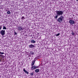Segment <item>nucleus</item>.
Listing matches in <instances>:
<instances>
[{"label":"nucleus","instance_id":"nucleus-19","mask_svg":"<svg viewBox=\"0 0 78 78\" xmlns=\"http://www.w3.org/2000/svg\"><path fill=\"white\" fill-rule=\"evenodd\" d=\"M2 28V26L0 25V30H1Z\"/></svg>","mask_w":78,"mask_h":78},{"label":"nucleus","instance_id":"nucleus-16","mask_svg":"<svg viewBox=\"0 0 78 78\" xmlns=\"http://www.w3.org/2000/svg\"><path fill=\"white\" fill-rule=\"evenodd\" d=\"M60 35V33H59L58 34H57L56 35V36H59Z\"/></svg>","mask_w":78,"mask_h":78},{"label":"nucleus","instance_id":"nucleus-4","mask_svg":"<svg viewBox=\"0 0 78 78\" xmlns=\"http://www.w3.org/2000/svg\"><path fill=\"white\" fill-rule=\"evenodd\" d=\"M0 33L1 34L2 36H4L5 34V30H2L0 32Z\"/></svg>","mask_w":78,"mask_h":78},{"label":"nucleus","instance_id":"nucleus-23","mask_svg":"<svg viewBox=\"0 0 78 78\" xmlns=\"http://www.w3.org/2000/svg\"><path fill=\"white\" fill-rule=\"evenodd\" d=\"M2 61V60H1V59L0 58V62H1Z\"/></svg>","mask_w":78,"mask_h":78},{"label":"nucleus","instance_id":"nucleus-12","mask_svg":"<svg viewBox=\"0 0 78 78\" xmlns=\"http://www.w3.org/2000/svg\"><path fill=\"white\" fill-rule=\"evenodd\" d=\"M31 43H36V41H35L33 40H32L31 41Z\"/></svg>","mask_w":78,"mask_h":78},{"label":"nucleus","instance_id":"nucleus-10","mask_svg":"<svg viewBox=\"0 0 78 78\" xmlns=\"http://www.w3.org/2000/svg\"><path fill=\"white\" fill-rule=\"evenodd\" d=\"M32 67H31V69L32 70H33L35 69V68H34L35 66H32Z\"/></svg>","mask_w":78,"mask_h":78},{"label":"nucleus","instance_id":"nucleus-13","mask_svg":"<svg viewBox=\"0 0 78 78\" xmlns=\"http://www.w3.org/2000/svg\"><path fill=\"white\" fill-rule=\"evenodd\" d=\"M8 10L7 11H8L7 12V14H11V12H10V11H9V9H8Z\"/></svg>","mask_w":78,"mask_h":78},{"label":"nucleus","instance_id":"nucleus-22","mask_svg":"<svg viewBox=\"0 0 78 78\" xmlns=\"http://www.w3.org/2000/svg\"><path fill=\"white\" fill-rule=\"evenodd\" d=\"M24 16H23V17H21V19H24Z\"/></svg>","mask_w":78,"mask_h":78},{"label":"nucleus","instance_id":"nucleus-17","mask_svg":"<svg viewBox=\"0 0 78 78\" xmlns=\"http://www.w3.org/2000/svg\"><path fill=\"white\" fill-rule=\"evenodd\" d=\"M39 68V66H35L34 68L36 69Z\"/></svg>","mask_w":78,"mask_h":78},{"label":"nucleus","instance_id":"nucleus-1","mask_svg":"<svg viewBox=\"0 0 78 78\" xmlns=\"http://www.w3.org/2000/svg\"><path fill=\"white\" fill-rule=\"evenodd\" d=\"M56 12L57 15L55 16H54L55 18V19H57L58 16H62V14H64V12L62 11L56 10Z\"/></svg>","mask_w":78,"mask_h":78},{"label":"nucleus","instance_id":"nucleus-18","mask_svg":"<svg viewBox=\"0 0 78 78\" xmlns=\"http://www.w3.org/2000/svg\"><path fill=\"white\" fill-rule=\"evenodd\" d=\"M33 75H34V73H30V75H31V76H33Z\"/></svg>","mask_w":78,"mask_h":78},{"label":"nucleus","instance_id":"nucleus-3","mask_svg":"<svg viewBox=\"0 0 78 78\" xmlns=\"http://www.w3.org/2000/svg\"><path fill=\"white\" fill-rule=\"evenodd\" d=\"M69 23L71 25H73L75 23V21L72 20H69Z\"/></svg>","mask_w":78,"mask_h":78},{"label":"nucleus","instance_id":"nucleus-5","mask_svg":"<svg viewBox=\"0 0 78 78\" xmlns=\"http://www.w3.org/2000/svg\"><path fill=\"white\" fill-rule=\"evenodd\" d=\"M18 29L19 31H22L23 30V28H22V27L20 26L19 27H18Z\"/></svg>","mask_w":78,"mask_h":78},{"label":"nucleus","instance_id":"nucleus-7","mask_svg":"<svg viewBox=\"0 0 78 78\" xmlns=\"http://www.w3.org/2000/svg\"><path fill=\"white\" fill-rule=\"evenodd\" d=\"M35 46L34 45H33L32 44H31L30 45H29V47L30 48H33V47H34Z\"/></svg>","mask_w":78,"mask_h":78},{"label":"nucleus","instance_id":"nucleus-6","mask_svg":"<svg viewBox=\"0 0 78 78\" xmlns=\"http://www.w3.org/2000/svg\"><path fill=\"white\" fill-rule=\"evenodd\" d=\"M5 54L4 52H2L1 51H0V57L2 58L3 56V55H3Z\"/></svg>","mask_w":78,"mask_h":78},{"label":"nucleus","instance_id":"nucleus-14","mask_svg":"<svg viewBox=\"0 0 78 78\" xmlns=\"http://www.w3.org/2000/svg\"><path fill=\"white\" fill-rule=\"evenodd\" d=\"M6 27L5 26L3 27V30H6Z\"/></svg>","mask_w":78,"mask_h":78},{"label":"nucleus","instance_id":"nucleus-9","mask_svg":"<svg viewBox=\"0 0 78 78\" xmlns=\"http://www.w3.org/2000/svg\"><path fill=\"white\" fill-rule=\"evenodd\" d=\"M35 61H36L35 60H34L32 62L31 66H33L34 65V63L35 62Z\"/></svg>","mask_w":78,"mask_h":78},{"label":"nucleus","instance_id":"nucleus-8","mask_svg":"<svg viewBox=\"0 0 78 78\" xmlns=\"http://www.w3.org/2000/svg\"><path fill=\"white\" fill-rule=\"evenodd\" d=\"M23 71L26 73H27V74H28V72L26 70H25V68L23 69Z\"/></svg>","mask_w":78,"mask_h":78},{"label":"nucleus","instance_id":"nucleus-21","mask_svg":"<svg viewBox=\"0 0 78 78\" xmlns=\"http://www.w3.org/2000/svg\"><path fill=\"white\" fill-rule=\"evenodd\" d=\"M14 34H15V35H16V34H17L15 32H14Z\"/></svg>","mask_w":78,"mask_h":78},{"label":"nucleus","instance_id":"nucleus-24","mask_svg":"<svg viewBox=\"0 0 78 78\" xmlns=\"http://www.w3.org/2000/svg\"><path fill=\"white\" fill-rule=\"evenodd\" d=\"M76 1H77V2L78 1V0H76Z\"/></svg>","mask_w":78,"mask_h":78},{"label":"nucleus","instance_id":"nucleus-25","mask_svg":"<svg viewBox=\"0 0 78 78\" xmlns=\"http://www.w3.org/2000/svg\"><path fill=\"white\" fill-rule=\"evenodd\" d=\"M37 58H38V57H37L36 58H37Z\"/></svg>","mask_w":78,"mask_h":78},{"label":"nucleus","instance_id":"nucleus-11","mask_svg":"<svg viewBox=\"0 0 78 78\" xmlns=\"http://www.w3.org/2000/svg\"><path fill=\"white\" fill-rule=\"evenodd\" d=\"M35 72L36 73H38L39 72V69H36L35 70Z\"/></svg>","mask_w":78,"mask_h":78},{"label":"nucleus","instance_id":"nucleus-15","mask_svg":"<svg viewBox=\"0 0 78 78\" xmlns=\"http://www.w3.org/2000/svg\"><path fill=\"white\" fill-rule=\"evenodd\" d=\"M72 34L73 36H74V35H75V33H74V32H73V30H72Z\"/></svg>","mask_w":78,"mask_h":78},{"label":"nucleus","instance_id":"nucleus-20","mask_svg":"<svg viewBox=\"0 0 78 78\" xmlns=\"http://www.w3.org/2000/svg\"><path fill=\"white\" fill-rule=\"evenodd\" d=\"M33 54H34V53L33 52L30 53V55H33Z\"/></svg>","mask_w":78,"mask_h":78},{"label":"nucleus","instance_id":"nucleus-2","mask_svg":"<svg viewBox=\"0 0 78 78\" xmlns=\"http://www.w3.org/2000/svg\"><path fill=\"white\" fill-rule=\"evenodd\" d=\"M61 17L62 18L60 17L59 18H58V19H57V22H60V23H61L62 22V18H63V16H61Z\"/></svg>","mask_w":78,"mask_h":78}]
</instances>
